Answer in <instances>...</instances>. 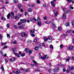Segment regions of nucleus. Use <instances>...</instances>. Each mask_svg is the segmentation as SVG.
Masks as SVG:
<instances>
[{
    "label": "nucleus",
    "instance_id": "f257e3e1",
    "mask_svg": "<svg viewBox=\"0 0 74 74\" xmlns=\"http://www.w3.org/2000/svg\"><path fill=\"white\" fill-rule=\"evenodd\" d=\"M37 21L38 22V25L39 27L42 25V23H41V20H40V18L38 17L37 19Z\"/></svg>",
    "mask_w": 74,
    "mask_h": 74
},
{
    "label": "nucleus",
    "instance_id": "f03ea898",
    "mask_svg": "<svg viewBox=\"0 0 74 74\" xmlns=\"http://www.w3.org/2000/svg\"><path fill=\"white\" fill-rule=\"evenodd\" d=\"M22 15L21 14H17L16 16H15L16 19H18L19 18L21 17Z\"/></svg>",
    "mask_w": 74,
    "mask_h": 74
},
{
    "label": "nucleus",
    "instance_id": "7ed1b4c3",
    "mask_svg": "<svg viewBox=\"0 0 74 74\" xmlns=\"http://www.w3.org/2000/svg\"><path fill=\"white\" fill-rule=\"evenodd\" d=\"M21 70L23 71H25V72H29V69H26L21 68Z\"/></svg>",
    "mask_w": 74,
    "mask_h": 74
},
{
    "label": "nucleus",
    "instance_id": "20e7f679",
    "mask_svg": "<svg viewBox=\"0 0 74 74\" xmlns=\"http://www.w3.org/2000/svg\"><path fill=\"white\" fill-rule=\"evenodd\" d=\"M15 60H16V58L13 57L10 60V61L12 62H14Z\"/></svg>",
    "mask_w": 74,
    "mask_h": 74
},
{
    "label": "nucleus",
    "instance_id": "39448f33",
    "mask_svg": "<svg viewBox=\"0 0 74 74\" xmlns=\"http://www.w3.org/2000/svg\"><path fill=\"white\" fill-rule=\"evenodd\" d=\"M62 18L63 19H65L66 18V13H64L63 14Z\"/></svg>",
    "mask_w": 74,
    "mask_h": 74
},
{
    "label": "nucleus",
    "instance_id": "423d86ee",
    "mask_svg": "<svg viewBox=\"0 0 74 74\" xmlns=\"http://www.w3.org/2000/svg\"><path fill=\"white\" fill-rule=\"evenodd\" d=\"M59 69L58 68H56L54 69V72H58V71H59Z\"/></svg>",
    "mask_w": 74,
    "mask_h": 74
},
{
    "label": "nucleus",
    "instance_id": "0eeeda50",
    "mask_svg": "<svg viewBox=\"0 0 74 74\" xmlns=\"http://www.w3.org/2000/svg\"><path fill=\"white\" fill-rule=\"evenodd\" d=\"M47 56H41L40 57V59H45L47 58Z\"/></svg>",
    "mask_w": 74,
    "mask_h": 74
},
{
    "label": "nucleus",
    "instance_id": "6e6552de",
    "mask_svg": "<svg viewBox=\"0 0 74 74\" xmlns=\"http://www.w3.org/2000/svg\"><path fill=\"white\" fill-rule=\"evenodd\" d=\"M51 3L52 6H53V7H55V4L54 3V2L53 1H52L51 2Z\"/></svg>",
    "mask_w": 74,
    "mask_h": 74
},
{
    "label": "nucleus",
    "instance_id": "1a4fd4ad",
    "mask_svg": "<svg viewBox=\"0 0 74 74\" xmlns=\"http://www.w3.org/2000/svg\"><path fill=\"white\" fill-rule=\"evenodd\" d=\"M36 65V66H38V64L37 63L36 61H35L34 60H33L32 61Z\"/></svg>",
    "mask_w": 74,
    "mask_h": 74
},
{
    "label": "nucleus",
    "instance_id": "9d476101",
    "mask_svg": "<svg viewBox=\"0 0 74 74\" xmlns=\"http://www.w3.org/2000/svg\"><path fill=\"white\" fill-rule=\"evenodd\" d=\"M21 21L22 23H25L26 22V19H22L21 20Z\"/></svg>",
    "mask_w": 74,
    "mask_h": 74
},
{
    "label": "nucleus",
    "instance_id": "9b49d317",
    "mask_svg": "<svg viewBox=\"0 0 74 74\" xmlns=\"http://www.w3.org/2000/svg\"><path fill=\"white\" fill-rule=\"evenodd\" d=\"M25 51L27 53H28V52H29L30 51V50L28 48H26L25 49Z\"/></svg>",
    "mask_w": 74,
    "mask_h": 74
},
{
    "label": "nucleus",
    "instance_id": "f8f14e48",
    "mask_svg": "<svg viewBox=\"0 0 74 74\" xmlns=\"http://www.w3.org/2000/svg\"><path fill=\"white\" fill-rule=\"evenodd\" d=\"M73 48H74V47L73 46H70L68 47V49H69L71 50V49H73Z\"/></svg>",
    "mask_w": 74,
    "mask_h": 74
},
{
    "label": "nucleus",
    "instance_id": "ddd939ff",
    "mask_svg": "<svg viewBox=\"0 0 74 74\" xmlns=\"http://www.w3.org/2000/svg\"><path fill=\"white\" fill-rule=\"evenodd\" d=\"M21 35L23 37V36H26L27 34H26V33L23 32L21 34Z\"/></svg>",
    "mask_w": 74,
    "mask_h": 74
},
{
    "label": "nucleus",
    "instance_id": "4468645a",
    "mask_svg": "<svg viewBox=\"0 0 74 74\" xmlns=\"http://www.w3.org/2000/svg\"><path fill=\"white\" fill-rule=\"evenodd\" d=\"M18 53L19 55H21V56H25V53H22V52L21 51H18Z\"/></svg>",
    "mask_w": 74,
    "mask_h": 74
},
{
    "label": "nucleus",
    "instance_id": "2eb2a0df",
    "mask_svg": "<svg viewBox=\"0 0 74 74\" xmlns=\"http://www.w3.org/2000/svg\"><path fill=\"white\" fill-rule=\"evenodd\" d=\"M58 66H61V67H64V65L62 64H58Z\"/></svg>",
    "mask_w": 74,
    "mask_h": 74
},
{
    "label": "nucleus",
    "instance_id": "dca6fc26",
    "mask_svg": "<svg viewBox=\"0 0 74 74\" xmlns=\"http://www.w3.org/2000/svg\"><path fill=\"white\" fill-rule=\"evenodd\" d=\"M35 31V29H33L31 30L30 33H34V31Z\"/></svg>",
    "mask_w": 74,
    "mask_h": 74
},
{
    "label": "nucleus",
    "instance_id": "f3484780",
    "mask_svg": "<svg viewBox=\"0 0 74 74\" xmlns=\"http://www.w3.org/2000/svg\"><path fill=\"white\" fill-rule=\"evenodd\" d=\"M43 7H48V4L46 3L44 4L43 5Z\"/></svg>",
    "mask_w": 74,
    "mask_h": 74
},
{
    "label": "nucleus",
    "instance_id": "a211bd4d",
    "mask_svg": "<svg viewBox=\"0 0 74 74\" xmlns=\"http://www.w3.org/2000/svg\"><path fill=\"white\" fill-rule=\"evenodd\" d=\"M11 16V14L10 13H9L7 15V17L8 19H10V17Z\"/></svg>",
    "mask_w": 74,
    "mask_h": 74
},
{
    "label": "nucleus",
    "instance_id": "6ab92c4d",
    "mask_svg": "<svg viewBox=\"0 0 74 74\" xmlns=\"http://www.w3.org/2000/svg\"><path fill=\"white\" fill-rule=\"evenodd\" d=\"M21 73V72L19 71H15V73L16 74H19Z\"/></svg>",
    "mask_w": 74,
    "mask_h": 74
},
{
    "label": "nucleus",
    "instance_id": "aec40b11",
    "mask_svg": "<svg viewBox=\"0 0 74 74\" xmlns=\"http://www.w3.org/2000/svg\"><path fill=\"white\" fill-rule=\"evenodd\" d=\"M74 69V67L73 66H71L69 68V70H73Z\"/></svg>",
    "mask_w": 74,
    "mask_h": 74
},
{
    "label": "nucleus",
    "instance_id": "412c9836",
    "mask_svg": "<svg viewBox=\"0 0 74 74\" xmlns=\"http://www.w3.org/2000/svg\"><path fill=\"white\" fill-rule=\"evenodd\" d=\"M1 19L3 21H5V18L3 16H2V17H1Z\"/></svg>",
    "mask_w": 74,
    "mask_h": 74
},
{
    "label": "nucleus",
    "instance_id": "4be33fe9",
    "mask_svg": "<svg viewBox=\"0 0 74 74\" xmlns=\"http://www.w3.org/2000/svg\"><path fill=\"white\" fill-rule=\"evenodd\" d=\"M70 57H68L66 60L65 61L66 62H69L70 60Z\"/></svg>",
    "mask_w": 74,
    "mask_h": 74
},
{
    "label": "nucleus",
    "instance_id": "5701e85b",
    "mask_svg": "<svg viewBox=\"0 0 74 74\" xmlns=\"http://www.w3.org/2000/svg\"><path fill=\"white\" fill-rule=\"evenodd\" d=\"M58 30L59 31H60V30H62V27H59L58 29Z\"/></svg>",
    "mask_w": 74,
    "mask_h": 74
},
{
    "label": "nucleus",
    "instance_id": "b1692460",
    "mask_svg": "<svg viewBox=\"0 0 74 74\" xmlns=\"http://www.w3.org/2000/svg\"><path fill=\"white\" fill-rule=\"evenodd\" d=\"M58 11H56L54 12V16H56L57 15V14H58Z\"/></svg>",
    "mask_w": 74,
    "mask_h": 74
},
{
    "label": "nucleus",
    "instance_id": "393cba45",
    "mask_svg": "<svg viewBox=\"0 0 74 74\" xmlns=\"http://www.w3.org/2000/svg\"><path fill=\"white\" fill-rule=\"evenodd\" d=\"M48 38L49 39V40H53V39L52 38L51 36H48Z\"/></svg>",
    "mask_w": 74,
    "mask_h": 74
},
{
    "label": "nucleus",
    "instance_id": "a878e982",
    "mask_svg": "<svg viewBox=\"0 0 74 74\" xmlns=\"http://www.w3.org/2000/svg\"><path fill=\"white\" fill-rule=\"evenodd\" d=\"M13 2H14V3H18V0H14Z\"/></svg>",
    "mask_w": 74,
    "mask_h": 74
},
{
    "label": "nucleus",
    "instance_id": "bb28decb",
    "mask_svg": "<svg viewBox=\"0 0 74 74\" xmlns=\"http://www.w3.org/2000/svg\"><path fill=\"white\" fill-rule=\"evenodd\" d=\"M24 28V27H23V26H19L18 27L19 29H23Z\"/></svg>",
    "mask_w": 74,
    "mask_h": 74
},
{
    "label": "nucleus",
    "instance_id": "cd10ccee",
    "mask_svg": "<svg viewBox=\"0 0 74 74\" xmlns=\"http://www.w3.org/2000/svg\"><path fill=\"white\" fill-rule=\"evenodd\" d=\"M16 51V48H13L12 49V51L13 52H15Z\"/></svg>",
    "mask_w": 74,
    "mask_h": 74
},
{
    "label": "nucleus",
    "instance_id": "c85d7f7f",
    "mask_svg": "<svg viewBox=\"0 0 74 74\" xmlns=\"http://www.w3.org/2000/svg\"><path fill=\"white\" fill-rule=\"evenodd\" d=\"M71 23L72 24V26L74 27V21H72L71 22Z\"/></svg>",
    "mask_w": 74,
    "mask_h": 74
},
{
    "label": "nucleus",
    "instance_id": "c756f323",
    "mask_svg": "<svg viewBox=\"0 0 74 74\" xmlns=\"http://www.w3.org/2000/svg\"><path fill=\"white\" fill-rule=\"evenodd\" d=\"M50 48H51V49H53V46L52 45H50Z\"/></svg>",
    "mask_w": 74,
    "mask_h": 74
},
{
    "label": "nucleus",
    "instance_id": "7c9ffc66",
    "mask_svg": "<svg viewBox=\"0 0 74 74\" xmlns=\"http://www.w3.org/2000/svg\"><path fill=\"white\" fill-rule=\"evenodd\" d=\"M28 55H30L32 53V50H30L29 51Z\"/></svg>",
    "mask_w": 74,
    "mask_h": 74
},
{
    "label": "nucleus",
    "instance_id": "2f4dec72",
    "mask_svg": "<svg viewBox=\"0 0 74 74\" xmlns=\"http://www.w3.org/2000/svg\"><path fill=\"white\" fill-rule=\"evenodd\" d=\"M65 25L66 26H69V25H70V24H69V23H65Z\"/></svg>",
    "mask_w": 74,
    "mask_h": 74
},
{
    "label": "nucleus",
    "instance_id": "473e14b6",
    "mask_svg": "<svg viewBox=\"0 0 74 74\" xmlns=\"http://www.w3.org/2000/svg\"><path fill=\"white\" fill-rule=\"evenodd\" d=\"M14 54L16 56H19V54L17 53H14Z\"/></svg>",
    "mask_w": 74,
    "mask_h": 74
},
{
    "label": "nucleus",
    "instance_id": "72a5a7b5",
    "mask_svg": "<svg viewBox=\"0 0 74 74\" xmlns=\"http://www.w3.org/2000/svg\"><path fill=\"white\" fill-rule=\"evenodd\" d=\"M70 9H72V10H73L74 9V8L73 7H72V5H70V7H69Z\"/></svg>",
    "mask_w": 74,
    "mask_h": 74
},
{
    "label": "nucleus",
    "instance_id": "f704fd0d",
    "mask_svg": "<svg viewBox=\"0 0 74 74\" xmlns=\"http://www.w3.org/2000/svg\"><path fill=\"white\" fill-rule=\"evenodd\" d=\"M39 47H36L35 48V50L37 51Z\"/></svg>",
    "mask_w": 74,
    "mask_h": 74
},
{
    "label": "nucleus",
    "instance_id": "c9c22d12",
    "mask_svg": "<svg viewBox=\"0 0 74 74\" xmlns=\"http://www.w3.org/2000/svg\"><path fill=\"white\" fill-rule=\"evenodd\" d=\"M45 23L46 24H49L50 23V22L49 21H47L45 22Z\"/></svg>",
    "mask_w": 74,
    "mask_h": 74
},
{
    "label": "nucleus",
    "instance_id": "e433bc0d",
    "mask_svg": "<svg viewBox=\"0 0 74 74\" xmlns=\"http://www.w3.org/2000/svg\"><path fill=\"white\" fill-rule=\"evenodd\" d=\"M48 39L47 38H45L44 39L45 41H48Z\"/></svg>",
    "mask_w": 74,
    "mask_h": 74
},
{
    "label": "nucleus",
    "instance_id": "4c0bfd02",
    "mask_svg": "<svg viewBox=\"0 0 74 74\" xmlns=\"http://www.w3.org/2000/svg\"><path fill=\"white\" fill-rule=\"evenodd\" d=\"M7 44V42L5 43H1V45L4 46V45H6Z\"/></svg>",
    "mask_w": 74,
    "mask_h": 74
},
{
    "label": "nucleus",
    "instance_id": "58836bf2",
    "mask_svg": "<svg viewBox=\"0 0 74 74\" xmlns=\"http://www.w3.org/2000/svg\"><path fill=\"white\" fill-rule=\"evenodd\" d=\"M28 11L29 12H32V9L31 8H29L28 9Z\"/></svg>",
    "mask_w": 74,
    "mask_h": 74
},
{
    "label": "nucleus",
    "instance_id": "ea45409f",
    "mask_svg": "<svg viewBox=\"0 0 74 74\" xmlns=\"http://www.w3.org/2000/svg\"><path fill=\"white\" fill-rule=\"evenodd\" d=\"M52 26L53 27H55V23H52Z\"/></svg>",
    "mask_w": 74,
    "mask_h": 74
},
{
    "label": "nucleus",
    "instance_id": "a19ab883",
    "mask_svg": "<svg viewBox=\"0 0 74 74\" xmlns=\"http://www.w3.org/2000/svg\"><path fill=\"white\" fill-rule=\"evenodd\" d=\"M21 6H22L21 5V4H19L18 5V8H19V9H20L21 8Z\"/></svg>",
    "mask_w": 74,
    "mask_h": 74
},
{
    "label": "nucleus",
    "instance_id": "79ce46f5",
    "mask_svg": "<svg viewBox=\"0 0 74 74\" xmlns=\"http://www.w3.org/2000/svg\"><path fill=\"white\" fill-rule=\"evenodd\" d=\"M32 19H33V21H37V19L35 17L33 18Z\"/></svg>",
    "mask_w": 74,
    "mask_h": 74
},
{
    "label": "nucleus",
    "instance_id": "37998d69",
    "mask_svg": "<svg viewBox=\"0 0 74 74\" xmlns=\"http://www.w3.org/2000/svg\"><path fill=\"white\" fill-rule=\"evenodd\" d=\"M35 71H40L39 69H36L34 70Z\"/></svg>",
    "mask_w": 74,
    "mask_h": 74
},
{
    "label": "nucleus",
    "instance_id": "c03bdc74",
    "mask_svg": "<svg viewBox=\"0 0 74 74\" xmlns=\"http://www.w3.org/2000/svg\"><path fill=\"white\" fill-rule=\"evenodd\" d=\"M7 34V37L9 38H10V34Z\"/></svg>",
    "mask_w": 74,
    "mask_h": 74
},
{
    "label": "nucleus",
    "instance_id": "a18cd8bd",
    "mask_svg": "<svg viewBox=\"0 0 74 74\" xmlns=\"http://www.w3.org/2000/svg\"><path fill=\"white\" fill-rule=\"evenodd\" d=\"M10 24H7V28H8L9 27H10Z\"/></svg>",
    "mask_w": 74,
    "mask_h": 74
},
{
    "label": "nucleus",
    "instance_id": "49530a36",
    "mask_svg": "<svg viewBox=\"0 0 74 74\" xmlns=\"http://www.w3.org/2000/svg\"><path fill=\"white\" fill-rule=\"evenodd\" d=\"M1 69H2V71H4V67H3V66H1Z\"/></svg>",
    "mask_w": 74,
    "mask_h": 74
},
{
    "label": "nucleus",
    "instance_id": "de8ad7c7",
    "mask_svg": "<svg viewBox=\"0 0 74 74\" xmlns=\"http://www.w3.org/2000/svg\"><path fill=\"white\" fill-rule=\"evenodd\" d=\"M60 47L61 48H62L63 47V45H60Z\"/></svg>",
    "mask_w": 74,
    "mask_h": 74
},
{
    "label": "nucleus",
    "instance_id": "09e8293b",
    "mask_svg": "<svg viewBox=\"0 0 74 74\" xmlns=\"http://www.w3.org/2000/svg\"><path fill=\"white\" fill-rule=\"evenodd\" d=\"M2 38H3V36H1V35L0 34V40H1L2 39Z\"/></svg>",
    "mask_w": 74,
    "mask_h": 74
},
{
    "label": "nucleus",
    "instance_id": "8fccbe9b",
    "mask_svg": "<svg viewBox=\"0 0 74 74\" xmlns=\"http://www.w3.org/2000/svg\"><path fill=\"white\" fill-rule=\"evenodd\" d=\"M37 3L40 4V1H39V0H37Z\"/></svg>",
    "mask_w": 74,
    "mask_h": 74
},
{
    "label": "nucleus",
    "instance_id": "3c124183",
    "mask_svg": "<svg viewBox=\"0 0 74 74\" xmlns=\"http://www.w3.org/2000/svg\"><path fill=\"white\" fill-rule=\"evenodd\" d=\"M13 26L15 29H17V27L15 25H13Z\"/></svg>",
    "mask_w": 74,
    "mask_h": 74
},
{
    "label": "nucleus",
    "instance_id": "603ef678",
    "mask_svg": "<svg viewBox=\"0 0 74 74\" xmlns=\"http://www.w3.org/2000/svg\"><path fill=\"white\" fill-rule=\"evenodd\" d=\"M30 21H31V22H32V21H33V18H30Z\"/></svg>",
    "mask_w": 74,
    "mask_h": 74
},
{
    "label": "nucleus",
    "instance_id": "864d4df0",
    "mask_svg": "<svg viewBox=\"0 0 74 74\" xmlns=\"http://www.w3.org/2000/svg\"><path fill=\"white\" fill-rule=\"evenodd\" d=\"M7 47L6 46H5L3 47V49H6L7 48Z\"/></svg>",
    "mask_w": 74,
    "mask_h": 74
},
{
    "label": "nucleus",
    "instance_id": "5fc2aeb1",
    "mask_svg": "<svg viewBox=\"0 0 74 74\" xmlns=\"http://www.w3.org/2000/svg\"><path fill=\"white\" fill-rule=\"evenodd\" d=\"M63 36H64V37H65L66 36H67V35L66 34H63Z\"/></svg>",
    "mask_w": 74,
    "mask_h": 74
},
{
    "label": "nucleus",
    "instance_id": "6e6d98bb",
    "mask_svg": "<svg viewBox=\"0 0 74 74\" xmlns=\"http://www.w3.org/2000/svg\"><path fill=\"white\" fill-rule=\"evenodd\" d=\"M5 61L6 63L8 62V60H7V59H5Z\"/></svg>",
    "mask_w": 74,
    "mask_h": 74
},
{
    "label": "nucleus",
    "instance_id": "4d7b16f0",
    "mask_svg": "<svg viewBox=\"0 0 74 74\" xmlns=\"http://www.w3.org/2000/svg\"><path fill=\"white\" fill-rule=\"evenodd\" d=\"M70 12H71V11H70V10H69L67 11V13H70Z\"/></svg>",
    "mask_w": 74,
    "mask_h": 74
},
{
    "label": "nucleus",
    "instance_id": "13d9d810",
    "mask_svg": "<svg viewBox=\"0 0 74 74\" xmlns=\"http://www.w3.org/2000/svg\"><path fill=\"white\" fill-rule=\"evenodd\" d=\"M68 1L69 3H71V0H68Z\"/></svg>",
    "mask_w": 74,
    "mask_h": 74
},
{
    "label": "nucleus",
    "instance_id": "bf43d9fd",
    "mask_svg": "<svg viewBox=\"0 0 74 74\" xmlns=\"http://www.w3.org/2000/svg\"><path fill=\"white\" fill-rule=\"evenodd\" d=\"M34 34H31V36H32V37H34Z\"/></svg>",
    "mask_w": 74,
    "mask_h": 74
},
{
    "label": "nucleus",
    "instance_id": "052dcab7",
    "mask_svg": "<svg viewBox=\"0 0 74 74\" xmlns=\"http://www.w3.org/2000/svg\"><path fill=\"white\" fill-rule=\"evenodd\" d=\"M42 45H43V47H45V43H42Z\"/></svg>",
    "mask_w": 74,
    "mask_h": 74
},
{
    "label": "nucleus",
    "instance_id": "680f3d73",
    "mask_svg": "<svg viewBox=\"0 0 74 74\" xmlns=\"http://www.w3.org/2000/svg\"><path fill=\"white\" fill-rule=\"evenodd\" d=\"M44 19H45V20H46V19H47V18L46 16H45V17H44Z\"/></svg>",
    "mask_w": 74,
    "mask_h": 74
},
{
    "label": "nucleus",
    "instance_id": "e2e57ef3",
    "mask_svg": "<svg viewBox=\"0 0 74 74\" xmlns=\"http://www.w3.org/2000/svg\"><path fill=\"white\" fill-rule=\"evenodd\" d=\"M11 14L12 15V16H14V13L12 12L11 13Z\"/></svg>",
    "mask_w": 74,
    "mask_h": 74
},
{
    "label": "nucleus",
    "instance_id": "0e129e2a",
    "mask_svg": "<svg viewBox=\"0 0 74 74\" xmlns=\"http://www.w3.org/2000/svg\"><path fill=\"white\" fill-rule=\"evenodd\" d=\"M48 71L49 73H51V69H49L48 70Z\"/></svg>",
    "mask_w": 74,
    "mask_h": 74
},
{
    "label": "nucleus",
    "instance_id": "69168bd1",
    "mask_svg": "<svg viewBox=\"0 0 74 74\" xmlns=\"http://www.w3.org/2000/svg\"><path fill=\"white\" fill-rule=\"evenodd\" d=\"M37 40L36 39H34V42H36Z\"/></svg>",
    "mask_w": 74,
    "mask_h": 74
},
{
    "label": "nucleus",
    "instance_id": "338daca9",
    "mask_svg": "<svg viewBox=\"0 0 74 74\" xmlns=\"http://www.w3.org/2000/svg\"><path fill=\"white\" fill-rule=\"evenodd\" d=\"M13 44H16V41H15L13 42Z\"/></svg>",
    "mask_w": 74,
    "mask_h": 74
},
{
    "label": "nucleus",
    "instance_id": "774afa93",
    "mask_svg": "<svg viewBox=\"0 0 74 74\" xmlns=\"http://www.w3.org/2000/svg\"><path fill=\"white\" fill-rule=\"evenodd\" d=\"M72 59L73 60H74V56L72 57Z\"/></svg>",
    "mask_w": 74,
    "mask_h": 74
}]
</instances>
